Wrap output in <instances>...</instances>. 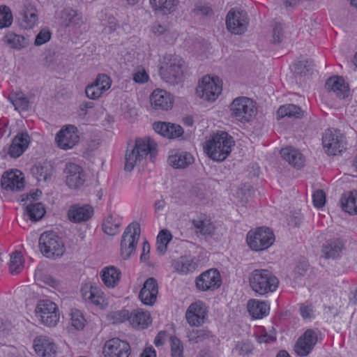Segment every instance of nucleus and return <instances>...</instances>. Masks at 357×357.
I'll return each mask as SVG.
<instances>
[{
    "instance_id": "obj_1",
    "label": "nucleus",
    "mask_w": 357,
    "mask_h": 357,
    "mask_svg": "<svg viewBox=\"0 0 357 357\" xmlns=\"http://www.w3.org/2000/svg\"><path fill=\"white\" fill-rule=\"evenodd\" d=\"M157 144L150 137L137 138L135 146L128 149L125 155L124 169L131 172L135 167L140 165L149 155L152 160L157 153Z\"/></svg>"
},
{
    "instance_id": "obj_2",
    "label": "nucleus",
    "mask_w": 357,
    "mask_h": 357,
    "mask_svg": "<svg viewBox=\"0 0 357 357\" xmlns=\"http://www.w3.org/2000/svg\"><path fill=\"white\" fill-rule=\"evenodd\" d=\"M234 145L233 138L226 132L220 131L206 140L204 149L213 160L222 162L229 155Z\"/></svg>"
},
{
    "instance_id": "obj_3",
    "label": "nucleus",
    "mask_w": 357,
    "mask_h": 357,
    "mask_svg": "<svg viewBox=\"0 0 357 357\" xmlns=\"http://www.w3.org/2000/svg\"><path fill=\"white\" fill-rule=\"evenodd\" d=\"M250 287L259 296L274 292L278 287V278L268 269H255L248 278Z\"/></svg>"
},
{
    "instance_id": "obj_4",
    "label": "nucleus",
    "mask_w": 357,
    "mask_h": 357,
    "mask_svg": "<svg viewBox=\"0 0 357 357\" xmlns=\"http://www.w3.org/2000/svg\"><path fill=\"white\" fill-rule=\"evenodd\" d=\"M186 66L184 61L177 55L167 54L160 68L162 79L167 83L174 85L182 81Z\"/></svg>"
},
{
    "instance_id": "obj_5",
    "label": "nucleus",
    "mask_w": 357,
    "mask_h": 357,
    "mask_svg": "<svg viewBox=\"0 0 357 357\" xmlns=\"http://www.w3.org/2000/svg\"><path fill=\"white\" fill-rule=\"evenodd\" d=\"M140 225L138 222L130 223L125 229L121 241V253L124 259L135 252L140 236Z\"/></svg>"
},
{
    "instance_id": "obj_6",
    "label": "nucleus",
    "mask_w": 357,
    "mask_h": 357,
    "mask_svg": "<svg viewBox=\"0 0 357 357\" xmlns=\"http://www.w3.org/2000/svg\"><path fill=\"white\" fill-rule=\"evenodd\" d=\"M39 247L42 254L48 258L60 257L64 252L63 244L52 231H46L40 235Z\"/></svg>"
},
{
    "instance_id": "obj_7",
    "label": "nucleus",
    "mask_w": 357,
    "mask_h": 357,
    "mask_svg": "<svg viewBox=\"0 0 357 357\" xmlns=\"http://www.w3.org/2000/svg\"><path fill=\"white\" fill-rule=\"evenodd\" d=\"M274 241V234L268 227H259L250 231L247 234L248 246L255 251H262L268 248Z\"/></svg>"
},
{
    "instance_id": "obj_8",
    "label": "nucleus",
    "mask_w": 357,
    "mask_h": 357,
    "mask_svg": "<svg viewBox=\"0 0 357 357\" xmlns=\"http://www.w3.org/2000/svg\"><path fill=\"white\" fill-rule=\"evenodd\" d=\"M230 109L232 116L242 123L250 121L256 111L254 102L244 96L235 98L230 105Z\"/></svg>"
},
{
    "instance_id": "obj_9",
    "label": "nucleus",
    "mask_w": 357,
    "mask_h": 357,
    "mask_svg": "<svg viewBox=\"0 0 357 357\" xmlns=\"http://www.w3.org/2000/svg\"><path fill=\"white\" fill-rule=\"evenodd\" d=\"M35 311L41 323L47 326H56L59 320L56 305L50 300L40 301Z\"/></svg>"
},
{
    "instance_id": "obj_10",
    "label": "nucleus",
    "mask_w": 357,
    "mask_h": 357,
    "mask_svg": "<svg viewBox=\"0 0 357 357\" xmlns=\"http://www.w3.org/2000/svg\"><path fill=\"white\" fill-rule=\"evenodd\" d=\"M222 91V86L218 77L206 75L196 89L197 95L208 101H214Z\"/></svg>"
},
{
    "instance_id": "obj_11",
    "label": "nucleus",
    "mask_w": 357,
    "mask_h": 357,
    "mask_svg": "<svg viewBox=\"0 0 357 357\" xmlns=\"http://www.w3.org/2000/svg\"><path fill=\"white\" fill-rule=\"evenodd\" d=\"M248 23V16L244 10L231 8L227 15V29L233 34H242L245 32Z\"/></svg>"
},
{
    "instance_id": "obj_12",
    "label": "nucleus",
    "mask_w": 357,
    "mask_h": 357,
    "mask_svg": "<svg viewBox=\"0 0 357 357\" xmlns=\"http://www.w3.org/2000/svg\"><path fill=\"white\" fill-rule=\"evenodd\" d=\"M195 284L200 291H213L219 288L222 284L220 274L217 269H209L196 278Z\"/></svg>"
},
{
    "instance_id": "obj_13",
    "label": "nucleus",
    "mask_w": 357,
    "mask_h": 357,
    "mask_svg": "<svg viewBox=\"0 0 357 357\" xmlns=\"http://www.w3.org/2000/svg\"><path fill=\"white\" fill-rule=\"evenodd\" d=\"M79 140L77 128L73 125H68L61 128L55 137L57 146L63 150L73 149Z\"/></svg>"
},
{
    "instance_id": "obj_14",
    "label": "nucleus",
    "mask_w": 357,
    "mask_h": 357,
    "mask_svg": "<svg viewBox=\"0 0 357 357\" xmlns=\"http://www.w3.org/2000/svg\"><path fill=\"white\" fill-rule=\"evenodd\" d=\"M102 353L104 357H129L131 349L127 342L114 337L105 342Z\"/></svg>"
},
{
    "instance_id": "obj_15",
    "label": "nucleus",
    "mask_w": 357,
    "mask_h": 357,
    "mask_svg": "<svg viewBox=\"0 0 357 357\" xmlns=\"http://www.w3.org/2000/svg\"><path fill=\"white\" fill-rule=\"evenodd\" d=\"M317 332L307 329L298 339L294 346L295 352L300 356H307L311 353L317 342Z\"/></svg>"
},
{
    "instance_id": "obj_16",
    "label": "nucleus",
    "mask_w": 357,
    "mask_h": 357,
    "mask_svg": "<svg viewBox=\"0 0 357 357\" xmlns=\"http://www.w3.org/2000/svg\"><path fill=\"white\" fill-rule=\"evenodd\" d=\"M322 144L328 154L335 155L344 149V140L340 132L327 130L323 137Z\"/></svg>"
},
{
    "instance_id": "obj_17",
    "label": "nucleus",
    "mask_w": 357,
    "mask_h": 357,
    "mask_svg": "<svg viewBox=\"0 0 357 357\" xmlns=\"http://www.w3.org/2000/svg\"><path fill=\"white\" fill-rule=\"evenodd\" d=\"M207 314V307L202 301H198L188 307L185 318L190 326H198L204 323Z\"/></svg>"
},
{
    "instance_id": "obj_18",
    "label": "nucleus",
    "mask_w": 357,
    "mask_h": 357,
    "mask_svg": "<svg viewBox=\"0 0 357 357\" xmlns=\"http://www.w3.org/2000/svg\"><path fill=\"white\" fill-rule=\"evenodd\" d=\"M112 84V79L106 74H99L95 81L86 87V96L91 100L98 99L107 91Z\"/></svg>"
},
{
    "instance_id": "obj_19",
    "label": "nucleus",
    "mask_w": 357,
    "mask_h": 357,
    "mask_svg": "<svg viewBox=\"0 0 357 357\" xmlns=\"http://www.w3.org/2000/svg\"><path fill=\"white\" fill-rule=\"evenodd\" d=\"M66 185L70 188H79L85 181L82 168L77 164L67 163L64 169Z\"/></svg>"
},
{
    "instance_id": "obj_20",
    "label": "nucleus",
    "mask_w": 357,
    "mask_h": 357,
    "mask_svg": "<svg viewBox=\"0 0 357 357\" xmlns=\"http://www.w3.org/2000/svg\"><path fill=\"white\" fill-rule=\"evenodd\" d=\"M22 173L16 169L5 172L1 178V186L7 190H21L24 186V178Z\"/></svg>"
},
{
    "instance_id": "obj_21",
    "label": "nucleus",
    "mask_w": 357,
    "mask_h": 357,
    "mask_svg": "<svg viewBox=\"0 0 357 357\" xmlns=\"http://www.w3.org/2000/svg\"><path fill=\"white\" fill-rule=\"evenodd\" d=\"M158 293V283L155 278H148L142 288L139 298L141 301L148 305H152L155 303Z\"/></svg>"
},
{
    "instance_id": "obj_22",
    "label": "nucleus",
    "mask_w": 357,
    "mask_h": 357,
    "mask_svg": "<svg viewBox=\"0 0 357 357\" xmlns=\"http://www.w3.org/2000/svg\"><path fill=\"white\" fill-rule=\"evenodd\" d=\"M325 87L340 100L345 99L349 95V85L341 77L334 76L328 78Z\"/></svg>"
},
{
    "instance_id": "obj_23",
    "label": "nucleus",
    "mask_w": 357,
    "mask_h": 357,
    "mask_svg": "<svg viewBox=\"0 0 357 357\" xmlns=\"http://www.w3.org/2000/svg\"><path fill=\"white\" fill-rule=\"evenodd\" d=\"M93 213V208L89 204L72 205L68 211V219L75 223H79L89 220Z\"/></svg>"
},
{
    "instance_id": "obj_24",
    "label": "nucleus",
    "mask_w": 357,
    "mask_h": 357,
    "mask_svg": "<svg viewBox=\"0 0 357 357\" xmlns=\"http://www.w3.org/2000/svg\"><path fill=\"white\" fill-rule=\"evenodd\" d=\"M33 347L36 354L42 357H54L56 347L47 336H39L34 340Z\"/></svg>"
},
{
    "instance_id": "obj_25",
    "label": "nucleus",
    "mask_w": 357,
    "mask_h": 357,
    "mask_svg": "<svg viewBox=\"0 0 357 357\" xmlns=\"http://www.w3.org/2000/svg\"><path fill=\"white\" fill-rule=\"evenodd\" d=\"M30 137L27 132L18 133L12 140L8 153L12 158L20 157L28 148Z\"/></svg>"
},
{
    "instance_id": "obj_26",
    "label": "nucleus",
    "mask_w": 357,
    "mask_h": 357,
    "mask_svg": "<svg viewBox=\"0 0 357 357\" xmlns=\"http://www.w3.org/2000/svg\"><path fill=\"white\" fill-rule=\"evenodd\" d=\"M58 18L60 24L64 27L80 26L84 24L82 15L71 8L62 10Z\"/></svg>"
},
{
    "instance_id": "obj_27",
    "label": "nucleus",
    "mask_w": 357,
    "mask_h": 357,
    "mask_svg": "<svg viewBox=\"0 0 357 357\" xmlns=\"http://www.w3.org/2000/svg\"><path fill=\"white\" fill-rule=\"evenodd\" d=\"M150 100L151 105L155 109L168 110L173 104L170 93L162 89L153 91Z\"/></svg>"
},
{
    "instance_id": "obj_28",
    "label": "nucleus",
    "mask_w": 357,
    "mask_h": 357,
    "mask_svg": "<svg viewBox=\"0 0 357 357\" xmlns=\"http://www.w3.org/2000/svg\"><path fill=\"white\" fill-rule=\"evenodd\" d=\"M81 294L83 299L97 306L102 307L105 304L103 293L96 287L90 283L84 284L81 288Z\"/></svg>"
},
{
    "instance_id": "obj_29",
    "label": "nucleus",
    "mask_w": 357,
    "mask_h": 357,
    "mask_svg": "<svg viewBox=\"0 0 357 357\" xmlns=\"http://www.w3.org/2000/svg\"><path fill=\"white\" fill-rule=\"evenodd\" d=\"M194 157L187 151H176L168 158L169 165L175 169H184L193 163Z\"/></svg>"
},
{
    "instance_id": "obj_30",
    "label": "nucleus",
    "mask_w": 357,
    "mask_h": 357,
    "mask_svg": "<svg viewBox=\"0 0 357 357\" xmlns=\"http://www.w3.org/2000/svg\"><path fill=\"white\" fill-rule=\"evenodd\" d=\"M344 248V243L340 238H333L326 241L322 246L321 252L326 259H335L340 255Z\"/></svg>"
},
{
    "instance_id": "obj_31",
    "label": "nucleus",
    "mask_w": 357,
    "mask_h": 357,
    "mask_svg": "<svg viewBox=\"0 0 357 357\" xmlns=\"http://www.w3.org/2000/svg\"><path fill=\"white\" fill-rule=\"evenodd\" d=\"M280 154L284 160L293 167L301 169L305 163L303 154L297 149L288 146L281 149Z\"/></svg>"
},
{
    "instance_id": "obj_32",
    "label": "nucleus",
    "mask_w": 357,
    "mask_h": 357,
    "mask_svg": "<svg viewBox=\"0 0 357 357\" xmlns=\"http://www.w3.org/2000/svg\"><path fill=\"white\" fill-rule=\"evenodd\" d=\"M172 267L178 273L188 274L196 270L197 263L195 258L183 256L173 261Z\"/></svg>"
},
{
    "instance_id": "obj_33",
    "label": "nucleus",
    "mask_w": 357,
    "mask_h": 357,
    "mask_svg": "<svg viewBox=\"0 0 357 357\" xmlns=\"http://www.w3.org/2000/svg\"><path fill=\"white\" fill-rule=\"evenodd\" d=\"M130 324L134 328H145L151 324V316L142 310H133L130 315Z\"/></svg>"
},
{
    "instance_id": "obj_34",
    "label": "nucleus",
    "mask_w": 357,
    "mask_h": 357,
    "mask_svg": "<svg viewBox=\"0 0 357 357\" xmlns=\"http://www.w3.org/2000/svg\"><path fill=\"white\" fill-rule=\"evenodd\" d=\"M341 207L349 214L357 213V190L344 193L340 199Z\"/></svg>"
},
{
    "instance_id": "obj_35",
    "label": "nucleus",
    "mask_w": 357,
    "mask_h": 357,
    "mask_svg": "<svg viewBox=\"0 0 357 357\" xmlns=\"http://www.w3.org/2000/svg\"><path fill=\"white\" fill-rule=\"evenodd\" d=\"M248 310L253 318L261 319L267 314L269 305L266 302L251 299L248 303Z\"/></svg>"
},
{
    "instance_id": "obj_36",
    "label": "nucleus",
    "mask_w": 357,
    "mask_h": 357,
    "mask_svg": "<svg viewBox=\"0 0 357 357\" xmlns=\"http://www.w3.org/2000/svg\"><path fill=\"white\" fill-rule=\"evenodd\" d=\"M3 40L9 47L17 50L26 47L29 44L28 38L13 32H9L6 34Z\"/></svg>"
},
{
    "instance_id": "obj_37",
    "label": "nucleus",
    "mask_w": 357,
    "mask_h": 357,
    "mask_svg": "<svg viewBox=\"0 0 357 357\" xmlns=\"http://www.w3.org/2000/svg\"><path fill=\"white\" fill-rule=\"evenodd\" d=\"M121 272L114 266L107 267L102 271L101 278L108 287H114L120 280Z\"/></svg>"
},
{
    "instance_id": "obj_38",
    "label": "nucleus",
    "mask_w": 357,
    "mask_h": 357,
    "mask_svg": "<svg viewBox=\"0 0 357 357\" xmlns=\"http://www.w3.org/2000/svg\"><path fill=\"white\" fill-rule=\"evenodd\" d=\"M31 173L38 181H48L54 173V168L50 164L44 163L33 166Z\"/></svg>"
},
{
    "instance_id": "obj_39",
    "label": "nucleus",
    "mask_w": 357,
    "mask_h": 357,
    "mask_svg": "<svg viewBox=\"0 0 357 357\" xmlns=\"http://www.w3.org/2000/svg\"><path fill=\"white\" fill-rule=\"evenodd\" d=\"M196 233H200L203 236H211L213 234L215 227L209 220L197 218L192 221Z\"/></svg>"
},
{
    "instance_id": "obj_40",
    "label": "nucleus",
    "mask_w": 357,
    "mask_h": 357,
    "mask_svg": "<svg viewBox=\"0 0 357 357\" xmlns=\"http://www.w3.org/2000/svg\"><path fill=\"white\" fill-rule=\"evenodd\" d=\"M8 100L13 105L15 109H28L29 101L22 92H11L8 96Z\"/></svg>"
},
{
    "instance_id": "obj_41",
    "label": "nucleus",
    "mask_w": 357,
    "mask_h": 357,
    "mask_svg": "<svg viewBox=\"0 0 357 357\" xmlns=\"http://www.w3.org/2000/svg\"><path fill=\"white\" fill-rule=\"evenodd\" d=\"M277 114L279 118L284 116L301 118L303 116V111L296 105L288 104L280 106Z\"/></svg>"
},
{
    "instance_id": "obj_42",
    "label": "nucleus",
    "mask_w": 357,
    "mask_h": 357,
    "mask_svg": "<svg viewBox=\"0 0 357 357\" xmlns=\"http://www.w3.org/2000/svg\"><path fill=\"white\" fill-rule=\"evenodd\" d=\"M178 2V0H150V3L155 10H161L164 13L173 12Z\"/></svg>"
},
{
    "instance_id": "obj_43",
    "label": "nucleus",
    "mask_w": 357,
    "mask_h": 357,
    "mask_svg": "<svg viewBox=\"0 0 357 357\" xmlns=\"http://www.w3.org/2000/svg\"><path fill=\"white\" fill-rule=\"evenodd\" d=\"M121 221L112 215H108L102 223V229L108 235L114 236L119 233Z\"/></svg>"
},
{
    "instance_id": "obj_44",
    "label": "nucleus",
    "mask_w": 357,
    "mask_h": 357,
    "mask_svg": "<svg viewBox=\"0 0 357 357\" xmlns=\"http://www.w3.org/2000/svg\"><path fill=\"white\" fill-rule=\"evenodd\" d=\"M212 337V334L210 331L204 329L192 330L188 335L189 342L192 344L204 342Z\"/></svg>"
},
{
    "instance_id": "obj_45",
    "label": "nucleus",
    "mask_w": 357,
    "mask_h": 357,
    "mask_svg": "<svg viewBox=\"0 0 357 357\" xmlns=\"http://www.w3.org/2000/svg\"><path fill=\"white\" fill-rule=\"evenodd\" d=\"M26 214L32 221L40 220L45 213V210L41 203L29 204L26 208Z\"/></svg>"
},
{
    "instance_id": "obj_46",
    "label": "nucleus",
    "mask_w": 357,
    "mask_h": 357,
    "mask_svg": "<svg viewBox=\"0 0 357 357\" xmlns=\"http://www.w3.org/2000/svg\"><path fill=\"white\" fill-rule=\"evenodd\" d=\"M38 21L37 10L33 7L26 8L24 10L22 22L25 29H32Z\"/></svg>"
},
{
    "instance_id": "obj_47",
    "label": "nucleus",
    "mask_w": 357,
    "mask_h": 357,
    "mask_svg": "<svg viewBox=\"0 0 357 357\" xmlns=\"http://www.w3.org/2000/svg\"><path fill=\"white\" fill-rule=\"evenodd\" d=\"M172 236L171 233L167 230H162L157 237V250L160 254H164L167 248V245L171 241Z\"/></svg>"
},
{
    "instance_id": "obj_48",
    "label": "nucleus",
    "mask_w": 357,
    "mask_h": 357,
    "mask_svg": "<svg viewBox=\"0 0 357 357\" xmlns=\"http://www.w3.org/2000/svg\"><path fill=\"white\" fill-rule=\"evenodd\" d=\"M22 258V254L18 251L14 252L10 256L9 267L12 274H17L23 268Z\"/></svg>"
},
{
    "instance_id": "obj_49",
    "label": "nucleus",
    "mask_w": 357,
    "mask_h": 357,
    "mask_svg": "<svg viewBox=\"0 0 357 357\" xmlns=\"http://www.w3.org/2000/svg\"><path fill=\"white\" fill-rule=\"evenodd\" d=\"M0 29L9 27L13 22V15L7 6H0Z\"/></svg>"
},
{
    "instance_id": "obj_50",
    "label": "nucleus",
    "mask_w": 357,
    "mask_h": 357,
    "mask_svg": "<svg viewBox=\"0 0 357 357\" xmlns=\"http://www.w3.org/2000/svg\"><path fill=\"white\" fill-rule=\"evenodd\" d=\"M284 24L276 23L273 30V42L275 43H281L284 38H287L288 32Z\"/></svg>"
},
{
    "instance_id": "obj_51",
    "label": "nucleus",
    "mask_w": 357,
    "mask_h": 357,
    "mask_svg": "<svg viewBox=\"0 0 357 357\" xmlns=\"http://www.w3.org/2000/svg\"><path fill=\"white\" fill-rule=\"evenodd\" d=\"M71 326L77 330H82L85 325V319L82 312L78 310H72L70 313Z\"/></svg>"
},
{
    "instance_id": "obj_52",
    "label": "nucleus",
    "mask_w": 357,
    "mask_h": 357,
    "mask_svg": "<svg viewBox=\"0 0 357 357\" xmlns=\"http://www.w3.org/2000/svg\"><path fill=\"white\" fill-rule=\"evenodd\" d=\"M171 357H183V347L176 337H171Z\"/></svg>"
},
{
    "instance_id": "obj_53",
    "label": "nucleus",
    "mask_w": 357,
    "mask_h": 357,
    "mask_svg": "<svg viewBox=\"0 0 357 357\" xmlns=\"http://www.w3.org/2000/svg\"><path fill=\"white\" fill-rule=\"evenodd\" d=\"M313 204L319 208L324 206L326 202V194L322 190H316L312 195Z\"/></svg>"
},
{
    "instance_id": "obj_54",
    "label": "nucleus",
    "mask_w": 357,
    "mask_h": 357,
    "mask_svg": "<svg viewBox=\"0 0 357 357\" xmlns=\"http://www.w3.org/2000/svg\"><path fill=\"white\" fill-rule=\"evenodd\" d=\"M130 314L128 310H122L112 313L111 318L113 319L114 323L123 322L126 320H128L130 321Z\"/></svg>"
},
{
    "instance_id": "obj_55",
    "label": "nucleus",
    "mask_w": 357,
    "mask_h": 357,
    "mask_svg": "<svg viewBox=\"0 0 357 357\" xmlns=\"http://www.w3.org/2000/svg\"><path fill=\"white\" fill-rule=\"evenodd\" d=\"M256 337L259 343H271L276 340L274 333H268L265 331H261Z\"/></svg>"
},
{
    "instance_id": "obj_56",
    "label": "nucleus",
    "mask_w": 357,
    "mask_h": 357,
    "mask_svg": "<svg viewBox=\"0 0 357 357\" xmlns=\"http://www.w3.org/2000/svg\"><path fill=\"white\" fill-rule=\"evenodd\" d=\"M168 126L169 123L158 122L153 124V129L157 133L169 138V130Z\"/></svg>"
},
{
    "instance_id": "obj_57",
    "label": "nucleus",
    "mask_w": 357,
    "mask_h": 357,
    "mask_svg": "<svg viewBox=\"0 0 357 357\" xmlns=\"http://www.w3.org/2000/svg\"><path fill=\"white\" fill-rule=\"evenodd\" d=\"M51 37V33L48 31H41L36 36L34 44L36 46H40L43 45L50 40Z\"/></svg>"
},
{
    "instance_id": "obj_58",
    "label": "nucleus",
    "mask_w": 357,
    "mask_h": 357,
    "mask_svg": "<svg viewBox=\"0 0 357 357\" xmlns=\"http://www.w3.org/2000/svg\"><path fill=\"white\" fill-rule=\"evenodd\" d=\"M169 138H176L180 137L183 130L181 126L169 123Z\"/></svg>"
},
{
    "instance_id": "obj_59",
    "label": "nucleus",
    "mask_w": 357,
    "mask_h": 357,
    "mask_svg": "<svg viewBox=\"0 0 357 357\" xmlns=\"http://www.w3.org/2000/svg\"><path fill=\"white\" fill-rule=\"evenodd\" d=\"M133 79L136 83L144 84L148 81L149 75L144 69H142L133 74Z\"/></svg>"
},
{
    "instance_id": "obj_60",
    "label": "nucleus",
    "mask_w": 357,
    "mask_h": 357,
    "mask_svg": "<svg viewBox=\"0 0 357 357\" xmlns=\"http://www.w3.org/2000/svg\"><path fill=\"white\" fill-rule=\"evenodd\" d=\"M301 314L304 319L311 318L314 315L313 307L312 305H302L300 307Z\"/></svg>"
},
{
    "instance_id": "obj_61",
    "label": "nucleus",
    "mask_w": 357,
    "mask_h": 357,
    "mask_svg": "<svg viewBox=\"0 0 357 357\" xmlns=\"http://www.w3.org/2000/svg\"><path fill=\"white\" fill-rule=\"evenodd\" d=\"M307 268L308 264L305 261L299 262L295 268L294 273L298 276H302L306 273Z\"/></svg>"
},
{
    "instance_id": "obj_62",
    "label": "nucleus",
    "mask_w": 357,
    "mask_h": 357,
    "mask_svg": "<svg viewBox=\"0 0 357 357\" xmlns=\"http://www.w3.org/2000/svg\"><path fill=\"white\" fill-rule=\"evenodd\" d=\"M249 351V346L246 344L238 343L234 349V352L238 355L242 356L248 354Z\"/></svg>"
},
{
    "instance_id": "obj_63",
    "label": "nucleus",
    "mask_w": 357,
    "mask_h": 357,
    "mask_svg": "<svg viewBox=\"0 0 357 357\" xmlns=\"http://www.w3.org/2000/svg\"><path fill=\"white\" fill-rule=\"evenodd\" d=\"M93 107V103L91 102H85L80 105L79 110V116L84 117L87 114V109Z\"/></svg>"
},
{
    "instance_id": "obj_64",
    "label": "nucleus",
    "mask_w": 357,
    "mask_h": 357,
    "mask_svg": "<svg viewBox=\"0 0 357 357\" xmlns=\"http://www.w3.org/2000/svg\"><path fill=\"white\" fill-rule=\"evenodd\" d=\"M150 252V245L147 241H145L143 243L142 253L141 255V260L146 261L149 259V254Z\"/></svg>"
}]
</instances>
